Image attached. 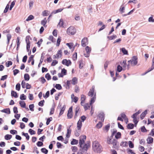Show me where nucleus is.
<instances>
[{
	"mask_svg": "<svg viewBox=\"0 0 154 154\" xmlns=\"http://www.w3.org/2000/svg\"><path fill=\"white\" fill-rule=\"evenodd\" d=\"M66 45L68 46L70 49H72V51H73L74 50V47H73V44L72 43H67L66 44Z\"/></svg>",
	"mask_w": 154,
	"mask_h": 154,
	"instance_id": "5701e85b",
	"label": "nucleus"
},
{
	"mask_svg": "<svg viewBox=\"0 0 154 154\" xmlns=\"http://www.w3.org/2000/svg\"><path fill=\"white\" fill-rule=\"evenodd\" d=\"M34 106L33 104H30L29 105V109L31 111H33L34 110Z\"/></svg>",
	"mask_w": 154,
	"mask_h": 154,
	"instance_id": "bf43d9fd",
	"label": "nucleus"
},
{
	"mask_svg": "<svg viewBox=\"0 0 154 154\" xmlns=\"http://www.w3.org/2000/svg\"><path fill=\"white\" fill-rule=\"evenodd\" d=\"M71 130L70 129V128L69 127V128L67 129V132L66 135V137L67 138H69L71 134Z\"/></svg>",
	"mask_w": 154,
	"mask_h": 154,
	"instance_id": "b1692460",
	"label": "nucleus"
},
{
	"mask_svg": "<svg viewBox=\"0 0 154 154\" xmlns=\"http://www.w3.org/2000/svg\"><path fill=\"white\" fill-rule=\"evenodd\" d=\"M47 22V20L46 18H45L41 21V23L42 25H43L44 27H46L47 25L46 24Z\"/></svg>",
	"mask_w": 154,
	"mask_h": 154,
	"instance_id": "f3484780",
	"label": "nucleus"
},
{
	"mask_svg": "<svg viewBox=\"0 0 154 154\" xmlns=\"http://www.w3.org/2000/svg\"><path fill=\"white\" fill-rule=\"evenodd\" d=\"M98 117L100 120L103 122L104 120V115L103 112H100L98 115Z\"/></svg>",
	"mask_w": 154,
	"mask_h": 154,
	"instance_id": "a211bd4d",
	"label": "nucleus"
},
{
	"mask_svg": "<svg viewBox=\"0 0 154 154\" xmlns=\"http://www.w3.org/2000/svg\"><path fill=\"white\" fill-rule=\"evenodd\" d=\"M82 126V121H81L80 119H79L77 123V128L78 130H80L81 129Z\"/></svg>",
	"mask_w": 154,
	"mask_h": 154,
	"instance_id": "4468645a",
	"label": "nucleus"
},
{
	"mask_svg": "<svg viewBox=\"0 0 154 154\" xmlns=\"http://www.w3.org/2000/svg\"><path fill=\"white\" fill-rule=\"evenodd\" d=\"M58 63V61L57 60H53L51 64V66H54Z\"/></svg>",
	"mask_w": 154,
	"mask_h": 154,
	"instance_id": "e2e57ef3",
	"label": "nucleus"
},
{
	"mask_svg": "<svg viewBox=\"0 0 154 154\" xmlns=\"http://www.w3.org/2000/svg\"><path fill=\"white\" fill-rule=\"evenodd\" d=\"M11 95L15 98L18 97V96L17 93L14 91H11Z\"/></svg>",
	"mask_w": 154,
	"mask_h": 154,
	"instance_id": "a878e982",
	"label": "nucleus"
},
{
	"mask_svg": "<svg viewBox=\"0 0 154 154\" xmlns=\"http://www.w3.org/2000/svg\"><path fill=\"white\" fill-rule=\"evenodd\" d=\"M137 57L136 56H134L131 59L128 61V65H127V69H128L130 66H134L136 65L138 62Z\"/></svg>",
	"mask_w": 154,
	"mask_h": 154,
	"instance_id": "7ed1b4c3",
	"label": "nucleus"
},
{
	"mask_svg": "<svg viewBox=\"0 0 154 154\" xmlns=\"http://www.w3.org/2000/svg\"><path fill=\"white\" fill-rule=\"evenodd\" d=\"M12 62L11 61H8L6 63V66L7 67H8L10 65H12Z\"/></svg>",
	"mask_w": 154,
	"mask_h": 154,
	"instance_id": "69168bd1",
	"label": "nucleus"
},
{
	"mask_svg": "<svg viewBox=\"0 0 154 154\" xmlns=\"http://www.w3.org/2000/svg\"><path fill=\"white\" fill-rule=\"evenodd\" d=\"M134 127V125L132 123H129L127 125L128 129H132Z\"/></svg>",
	"mask_w": 154,
	"mask_h": 154,
	"instance_id": "e433bc0d",
	"label": "nucleus"
},
{
	"mask_svg": "<svg viewBox=\"0 0 154 154\" xmlns=\"http://www.w3.org/2000/svg\"><path fill=\"white\" fill-rule=\"evenodd\" d=\"M71 97L72 99V101L74 102L75 103H76L78 100V98L76 96H75L74 94H72L71 95Z\"/></svg>",
	"mask_w": 154,
	"mask_h": 154,
	"instance_id": "dca6fc26",
	"label": "nucleus"
},
{
	"mask_svg": "<svg viewBox=\"0 0 154 154\" xmlns=\"http://www.w3.org/2000/svg\"><path fill=\"white\" fill-rule=\"evenodd\" d=\"M122 66L123 68H126L127 66L126 61H123L122 63Z\"/></svg>",
	"mask_w": 154,
	"mask_h": 154,
	"instance_id": "052dcab7",
	"label": "nucleus"
},
{
	"mask_svg": "<svg viewBox=\"0 0 154 154\" xmlns=\"http://www.w3.org/2000/svg\"><path fill=\"white\" fill-rule=\"evenodd\" d=\"M62 63L68 66L71 65L72 62L70 60H67L65 59L62 60Z\"/></svg>",
	"mask_w": 154,
	"mask_h": 154,
	"instance_id": "f8f14e48",
	"label": "nucleus"
},
{
	"mask_svg": "<svg viewBox=\"0 0 154 154\" xmlns=\"http://www.w3.org/2000/svg\"><path fill=\"white\" fill-rule=\"evenodd\" d=\"M90 105H91L90 104H89L88 103H85L84 105H83L82 106H84L85 109L86 110L90 108Z\"/></svg>",
	"mask_w": 154,
	"mask_h": 154,
	"instance_id": "c756f323",
	"label": "nucleus"
},
{
	"mask_svg": "<svg viewBox=\"0 0 154 154\" xmlns=\"http://www.w3.org/2000/svg\"><path fill=\"white\" fill-rule=\"evenodd\" d=\"M76 29L73 26H70L67 29V33L69 35H73L76 32Z\"/></svg>",
	"mask_w": 154,
	"mask_h": 154,
	"instance_id": "423d86ee",
	"label": "nucleus"
},
{
	"mask_svg": "<svg viewBox=\"0 0 154 154\" xmlns=\"http://www.w3.org/2000/svg\"><path fill=\"white\" fill-rule=\"evenodd\" d=\"M45 77L48 80L51 79V76L48 73L45 75Z\"/></svg>",
	"mask_w": 154,
	"mask_h": 154,
	"instance_id": "603ef678",
	"label": "nucleus"
},
{
	"mask_svg": "<svg viewBox=\"0 0 154 154\" xmlns=\"http://www.w3.org/2000/svg\"><path fill=\"white\" fill-rule=\"evenodd\" d=\"M20 98L21 100H25L26 99V96L24 94H22L20 95Z\"/></svg>",
	"mask_w": 154,
	"mask_h": 154,
	"instance_id": "49530a36",
	"label": "nucleus"
},
{
	"mask_svg": "<svg viewBox=\"0 0 154 154\" xmlns=\"http://www.w3.org/2000/svg\"><path fill=\"white\" fill-rule=\"evenodd\" d=\"M52 120V117H51L49 118H48L47 120V122H46V125H48L49 123H50V122Z\"/></svg>",
	"mask_w": 154,
	"mask_h": 154,
	"instance_id": "680f3d73",
	"label": "nucleus"
},
{
	"mask_svg": "<svg viewBox=\"0 0 154 154\" xmlns=\"http://www.w3.org/2000/svg\"><path fill=\"white\" fill-rule=\"evenodd\" d=\"M85 50L86 53L84 54V56L86 57H88L89 56L90 54L91 51V48L89 46H87L85 48Z\"/></svg>",
	"mask_w": 154,
	"mask_h": 154,
	"instance_id": "9b49d317",
	"label": "nucleus"
},
{
	"mask_svg": "<svg viewBox=\"0 0 154 154\" xmlns=\"http://www.w3.org/2000/svg\"><path fill=\"white\" fill-rule=\"evenodd\" d=\"M80 110V108L79 107L77 106L75 109V115L74 117L75 119L76 118L77 116H78V114L79 113V112Z\"/></svg>",
	"mask_w": 154,
	"mask_h": 154,
	"instance_id": "2eb2a0df",
	"label": "nucleus"
},
{
	"mask_svg": "<svg viewBox=\"0 0 154 154\" xmlns=\"http://www.w3.org/2000/svg\"><path fill=\"white\" fill-rule=\"evenodd\" d=\"M62 93L59 92L57 94H56L55 95V99L57 100L59 99V96L61 95Z\"/></svg>",
	"mask_w": 154,
	"mask_h": 154,
	"instance_id": "37998d69",
	"label": "nucleus"
},
{
	"mask_svg": "<svg viewBox=\"0 0 154 154\" xmlns=\"http://www.w3.org/2000/svg\"><path fill=\"white\" fill-rule=\"evenodd\" d=\"M154 69V57L153 58L152 61V65L150 68L149 69L148 71L146 72L144 74V75H145L148 72H150L152 71Z\"/></svg>",
	"mask_w": 154,
	"mask_h": 154,
	"instance_id": "ddd939ff",
	"label": "nucleus"
},
{
	"mask_svg": "<svg viewBox=\"0 0 154 154\" xmlns=\"http://www.w3.org/2000/svg\"><path fill=\"white\" fill-rule=\"evenodd\" d=\"M149 135H151L152 136H154V129H152L149 134Z\"/></svg>",
	"mask_w": 154,
	"mask_h": 154,
	"instance_id": "774afa93",
	"label": "nucleus"
},
{
	"mask_svg": "<svg viewBox=\"0 0 154 154\" xmlns=\"http://www.w3.org/2000/svg\"><path fill=\"white\" fill-rule=\"evenodd\" d=\"M19 104L21 107L23 108L26 107V103L24 101H20L19 102Z\"/></svg>",
	"mask_w": 154,
	"mask_h": 154,
	"instance_id": "cd10ccee",
	"label": "nucleus"
},
{
	"mask_svg": "<svg viewBox=\"0 0 154 154\" xmlns=\"http://www.w3.org/2000/svg\"><path fill=\"white\" fill-rule=\"evenodd\" d=\"M58 25L60 27H64V22L63 19H61L60 20V22L59 23Z\"/></svg>",
	"mask_w": 154,
	"mask_h": 154,
	"instance_id": "72a5a7b5",
	"label": "nucleus"
},
{
	"mask_svg": "<svg viewBox=\"0 0 154 154\" xmlns=\"http://www.w3.org/2000/svg\"><path fill=\"white\" fill-rule=\"evenodd\" d=\"M88 44V39L87 38L85 37L82 40L81 45L83 47H85Z\"/></svg>",
	"mask_w": 154,
	"mask_h": 154,
	"instance_id": "9d476101",
	"label": "nucleus"
},
{
	"mask_svg": "<svg viewBox=\"0 0 154 154\" xmlns=\"http://www.w3.org/2000/svg\"><path fill=\"white\" fill-rule=\"evenodd\" d=\"M121 145L122 146L125 147L128 146V143L127 142H121Z\"/></svg>",
	"mask_w": 154,
	"mask_h": 154,
	"instance_id": "09e8293b",
	"label": "nucleus"
},
{
	"mask_svg": "<svg viewBox=\"0 0 154 154\" xmlns=\"http://www.w3.org/2000/svg\"><path fill=\"white\" fill-rule=\"evenodd\" d=\"M117 37V36L115 35H113L112 36H108V38L110 40H112L116 38Z\"/></svg>",
	"mask_w": 154,
	"mask_h": 154,
	"instance_id": "c03bdc74",
	"label": "nucleus"
},
{
	"mask_svg": "<svg viewBox=\"0 0 154 154\" xmlns=\"http://www.w3.org/2000/svg\"><path fill=\"white\" fill-rule=\"evenodd\" d=\"M61 40V37H59L57 41L56 46H59L60 45V42Z\"/></svg>",
	"mask_w": 154,
	"mask_h": 154,
	"instance_id": "473e14b6",
	"label": "nucleus"
},
{
	"mask_svg": "<svg viewBox=\"0 0 154 154\" xmlns=\"http://www.w3.org/2000/svg\"><path fill=\"white\" fill-rule=\"evenodd\" d=\"M128 144L129 147L131 148H133L134 147V145L131 141L128 142Z\"/></svg>",
	"mask_w": 154,
	"mask_h": 154,
	"instance_id": "3c124183",
	"label": "nucleus"
},
{
	"mask_svg": "<svg viewBox=\"0 0 154 154\" xmlns=\"http://www.w3.org/2000/svg\"><path fill=\"white\" fill-rule=\"evenodd\" d=\"M1 112H2L8 114H10L11 111L9 108L4 109L1 110Z\"/></svg>",
	"mask_w": 154,
	"mask_h": 154,
	"instance_id": "412c9836",
	"label": "nucleus"
},
{
	"mask_svg": "<svg viewBox=\"0 0 154 154\" xmlns=\"http://www.w3.org/2000/svg\"><path fill=\"white\" fill-rule=\"evenodd\" d=\"M20 84L19 83H18L16 85V89L17 90L19 91L20 89Z\"/></svg>",
	"mask_w": 154,
	"mask_h": 154,
	"instance_id": "4d7b16f0",
	"label": "nucleus"
},
{
	"mask_svg": "<svg viewBox=\"0 0 154 154\" xmlns=\"http://www.w3.org/2000/svg\"><path fill=\"white\" fill-rule=\"evenodd\" d=\"M92 147L93 150L96 152H100L101 151V146L97 141H95L93 142Z\"/></svg>",
	"mask_w": 154,
	"mask_h": 154,
	"instance_id": "20e7f679",
	"label": "nucleus"
},
{
	"mask_svg": "<svg viewBox=\"0 0 154 154\" xmlns=\"http://www.w3.org/2000/svg\"><path fill=\"white\" fill-rule=\"evenodd\" d=\"M12 135L9 134H6L5 137V139L6 140H9L12 137Z\"/></svg>",
	"mask_w": 154,
	"mask_h": 154,
	"instance_id": "a19ab883",
	"label": "nucleus"
},
{
	"mask_svg": "<svg viewBox=\"0 0 154 154\" xmlns=\"http://www.w3.org/2000/svg\"><path fill=\"white\" fill-rule=\"evenodd\" d=\"M121 50L124 54H128V51L125 48H123L121 49Z\"/></svg>",
	"mask_w": 154,
	"mask_h": 154,
	"instance_id": "c85d7f7f",
	"label": "nucleus"
},
{
	"mask_svg": "<svg viewBox=\"0 0 154 154\" xmlns=\"http://www.w3.org/2000/svg\"><path fill=\"white\" fill-rule=\"evenodd\" d=\"M110 126V125L109 124L106 125L104 128V130L106 131V132H107L109 129Z\"/></svg>",
	"mask_w": 154,
	"mask_h": 154,
	"instance_id": "13d9d810",
	"label": "nucleus"
},
{
	"mask_svg": "<svg viewBox=\"0 0 154 154\" xmlns=\"http://www.w3.org/2000/svg\"><path fill=\"white\" fill-rule=\"evenodd\" d=\"M44 103L45 100H41L38 103V105L40 106H42L44 105Z\"/></svg>",
	"mask_w": 154,
	"mask_h": 154,
	"instance_id": "8fccbe9b",
	"label": "nucleus"
},
{
	"mask_svg": "<svg viewBox=\"0 0 154 154\" xmlns=\"http://www.w3.org/2000/svg\"><path fill=\"white\" fill-rule=\"evenodd\" d=\"M55 88L58 90H60L62 88L61 85L59 84H56L55 86Z\"/></svg>",
	"mask_w": 154,
	"mask_h": 154,
	"instance_id": "6e6d98bb",
	"label": "nucleus"
},
{
	"mask_svg": "<svg viewBox=\"0 0 154 154\" xmlns=\"http://www.w3.org/2000/svg\"><path fill=\"white\" fill-rule=\"evenodd\" d=\"M78 141L77 140L73 139L72 140L71 142V144L72 145L77 144L78 143Z\"/></svg>",
	"mask_w": 154,
	"mask_h": 154,
	"instance_id": "ea45409f",
	"label": "nucleus"
},
{
	"mask_svg": "<svg viewBox=\"0 0 154 154\" xmlns=\"http://www.w3.org/2000/svg\"><path fill=\"white\" fill-rule=\"evenodd\" d=\"M86 98V97L85 95L84 94H82L81 95V104L83 105V104L85 103V100Z\"/></svg>",
	"mask_w": 154,
	"mask_h": 154,
	"instance_id": "aec40b11",
	"label": "nucleus"
},
{
	"mask_svg": "<svg viewBox=\"0 0 154 154\" xmlns=\"http://www.w3.org/2000/svg\"><path fill=\"white\" fill-rule=\"evenodd\" d=\"M133 119V121L134 122V123L135 125V126H136L138 122V121L137 117H132Z\"/></svg>",
	"mask_w": 154,
	"mask_h": 154,
	"instance_id": "de8ad7c7",
	"label": "nucleus"
},
{
	"mask_svg": "<svg viewBox=\"0 0 154 154\" xmlns=\"http://www.w3.org/2000/svg\"><path fill=\"white\" fill-rule=\"evenodd\" d=\"M29 76L28 74H25L24 75V79L26 81H29Z\"/></svg>",
	"mask_w": 154,
	"mask_h": 154,
	"instance_id": "4c0bfd02",
	"label": "nucleus"
},
{
	"mask_svg": "<svg viewBox=\"0 0 154 154\" xmlns=\"http://www.w3.org/2000/svg\"><path fill=\"white\" fill-rule=\"evenodd\" d=\"M34 18V17L32 15H30L28 18L26 19V21H29L33 19Z\"/></svg>",
	"mask_w": 154,
	"mask_h": 154,
	"instance_id": "c9c22d12",
	"label": "nucleus"
},
{
	"mask_svg": "<svg viewBox=\"0 0 154 154\" xmlns=\"http://www.w3.org/2000/svg\"><path fill=\"white\" fill-rule=\"evenodd\" d=\"M88 95L89 97H92L90 101V104L91 105H92L96 99V93L95 91V87L94 86H93L90 89Z\"/></svg>",
	"mask_w": 154,
	"mask_h": 154,
	"instance_id": "f03ea898",
	"label": "nucleus"
},
{
	"mask_svg": "<svg viewBox=\"0 0 154 154\" xmlns=\"http://www.w3.org/2000/svg\"><path fill=\"white\" fill-rule=\"evenodd\" d=\"M102 121L99 122L96 125V127L98 128H101L102 126Z\"/></svg>",
	"mask_w": 154,
	"mask_h": 154,
	"instance_id": "f704fd0d",
	"label": "nucleus"
},
{
	"mask_svg": "<svg viewBox=\"0 0 154 154\" xmlns=\"http://www.w3.org/2000/svg\"><path fill=\"white\" fill-rule=\"evenodd\" d=\"M77 53L76 52H75L72 55V59L73 60L75 61L77 59Z\"/></svg>",
	"mask_w": 154,
	"mask_h": 154,
	"instance_id": "79ce46f5",
	"label": "nucleus"
},
{
	"mask_svg": "<svg viewBox=\"0 0 154 154\" xmlns=\"http://www.w3.org/2000/svg\"><path fill=\"white\" fill-rule=\"evenodd\" d=\"M29 132L31 135L34 134H35V131L31 129H30L29 130Z\"/></svg>",
	"mask_w": 154,
	"mask_h": 154,
	"instance_id": "5fc2aeb1",
	"label": "nucleus"
},
{
	"mask_svg": "<svg viewBox=\"0 0 154 154\" xmlns=\"http://www.w3.org/2000/svg\"><path fill=\"white\" fill-rule=\"evenodd\" d=\"M147 114V111L146 110H145L140 115V118L141 119H143L144 117L145 116V115Z\"/></svg>",
	"mask_w": 154,
	"mask_h": 154,
	"instance_id": "7c9ffc66",
	"label": "nucleus"
},
{
	"mask_svg": "<svg viewBox=\"0 0 154 154\" xmlns=\"http://www.w3.org/2000/svg\"><path fill=\"white\" fill-rule=\"evenodd\" d=\"M49 12L48 10H45L43 11L42 13V15L43 16H48L49 14Z\"/></svg>",
	"mask_w": 154,
	"mask_h": 154,
	"instance_id": "bb28decb",
	"label": "nucleus"
},
{
	"mask_svg": "<svg viewBox=\"0 0 154 154\" xmlns=\"http://www.w3.org/2000/svg\"><path fill=\"white\" fill-rule=\"evenodd\" d=\"M121 117H118L117 120L123 122V120L122 119H123L126 123L127 124L128 122V119L125 114L124 113H122L121 114Z\"/></svg>",
	"mask_w": 154,
	"mask_h": 154,
	"instance_id": "0eeeda50",
	"label": "nucleus"
},
{
	"mask_svg": "<svg viewBox=\"0 0 154 154\" xmlns=\"http://www.w3.org/2000/svg\"><path fill=\"white\" fill-rule=\"evenodd\" d=\"M122 68L120 65L118 66L117 67V70L118 72H120L122 70Z\"/></svg>",
	"mask_w": 154,
	"mask_h": 154,
	"instance_id": "0e129e2a",
	"label": "nucleus"
},
{
	"mask_svg": "<svg viewBox=\"0 0 154 154\" xmlns=\"http://www.w3.org/2000/svg\"><path fill=\"white\" fill-rule=\"evenodd\" d=\"M49 40L51 41L52 42L54 43L56 42V39L54 38L53 36L52 35H50L48 38Z\"/></svg>",
	"mask_w": 154,
	"mask_h": 154,
	"instance_id": "2f4dec72",
	"label": "nucleus"
},
{
	"mask_svg": "<svg viewBox=\"0 0 154 154\" xmlns=\"http://www.w3.org/2000/svg\"><path fill=\"white\" fill-rule=\"evenodd\" d=\"M26 43V50L28 52L29 51L30 49V43Z\"/></svg>",
	"mask_w": 154,
	"mask_h": 154,
	"instance_id": "338daca9",
	"label": "nucleus"
},
{
	"mask_svg": "<svg viewBox=\"0 0 154 154\" xmlns=\"http://www.w3.org/2000/svg\"><path fill=\"white\" fill-rule=\"evenodd\" d=\"M86 139V137L85 135H82L80 136L79 140V145L80 147V149L82 152H86L88 149L90 147V143H85Z\"/></svg>",
	"mask_w": 154,
	"mask_h": 154,
	"instance_id": "f257e3e1",
	"label": "nucleus"
},
{
	"mask_svg": "<svg viewBox=\"0 0 154 154\" xmlns=\"http://www.w3.org/2000/svg\"><path fill=\"white\" fill-rule=\"evenodd\" d=\"M65 109H66V106L64 105L63 106V107L61 109L60 112L59 114V116H61L63 114L64 112Z\"/></svg>",
	"mask_w": 154,
	"mask_h": 154,
	"instance_id": "393cba45",
	"label": "nucleus"
},
{
	"mask_svg": "<svg viewBox=\"0 0 154 154\" xmlns=\"http://www.w3.org/2000/svg\"><path fill=\"white\" fill-rule=\"evenodd\" d=\"M121 133L119 132H118L115 135V137L116 139H119L121 137Z\"/></svg>",
	"mask_w": 154,
	"mask_h": 154,
	"instance_id": "a18cd8bd",
	"label": "nucleus"
},
{
	"mask_svg": "<svg viewBox=\"0 0 154 154\" xmlns=\"http://www.w3.org/2000/svg\"><path fill=\"white\" fill-rule=\"evenodd\" d=\"M41 150L42 152L44 153L45 154H47L48 152V150L45 148H42Z\"/></svg>",
	"mask_w": 154,
	"mask_h": 154,
	"instance_id": "58836bf2",
	"label": "nucleus"
},
{
	"mask_svg": "<svg viewBox=\"0 0 154 154\" xmlns=\"http://www.w3.org/2000/svg\"><path fill=\"white\" fill-rule=\"evenodd\" d=\"M71 81V83L73 85H75L78 83V79L75 77L73 78Z\"/></svg>",
	"mask_w": 154,
	"mask_h": 154,
	"instance_id": "6ab92c4d",
	"label": "nucleus"
},
{
	"mask_svg": "<svg viewBox=\"0 0 154 154\" xmlns=\"http://www.w3.org/2000/svg\"><path fill=\"white\" fill-rule=\"evenodd\" d=\"M73 117L72 106H71L69 109L67 114V117L68 119H71Z\"/></svg>",
	"mask_w": 154,
	"mask_h": 154,
	"instance_id": "6e6552de",
	"label": "nucleus"
},
{
	"mask_svg": "<svg viewBox=\"0 0 154 154\" xmlns=\"http://www.w3.org/2000/svg\"><path fill=\"white\" fill-rule=\"evenodd\" d=\"M62 56V49H60L59 50L56 55L53 56L54 59H58L61 58Z\"/></svg>",
	"mask_w": 154,
	"mask_h": 154,
	"instance_id": "1a4fd4ad",
	"label": "nucleus"
},
{
	"mask_svg": "<svg viewBox=\"0 0 154 154\" xmlns=\"http://www.w3.org/2000/svg\"><path fill=\"white\" fill-rule=\"evenodd\" d=\"M146 140L147 143H152L153 142V139L151 137H149Z\"/></svg>",
	"mask_w": 154,
	"mask_h": 154,
	"instance_id": "4be33fe9",
	"label": "nucleus"
},
{
	"mask_svg": "<svg viewBox=\"0 0 154 154\" xmlns=\"http://www.w3.org/2000/svg\"><path fill=\"white\" fill-rule=\"evenodd\" d=\"M30 38V36L29 35L27 36L26 38V43H30L29 42V39Z\"/></svg>",
	"mask_w": 154,
	"mask_h": 154,
	"instance_id": "864d4df0",
	"label": "nucleus"
},
{
	"mask_svg": "<svg viewBox=\"0 0 154 154\" xmlns=\"http://www.w3.org/2000/svg\"><path fill=\"white\" fill-rule=\"evenodd\" d=\"M112 138L113 137L111 136H110V137H108L107 138V143L109 144H112V147L113 148H116V147L117 140L115 139H113L112 141Z\"/></svg>",
	"mask_w": 154,
	"mask_h": 154,
	"instance_id": "39448f33",
	"label": "nucleus"
}]
</instances>
